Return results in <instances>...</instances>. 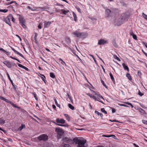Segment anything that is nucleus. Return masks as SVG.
Masks as SVG:
<instances>
[{"label": "nucleus", "instance_id": "nucleus-1", "mask_svg": "<svg viewBox=\"0 0 147 147\" xmlns=\"http://www.w3.org/2000/svg\"><path fill=\"white\" fill-rule=\"evenodd\" d=\"M73 140L76 144H78L77 147H86L87 146L86 144L87 141L85 139H80L76 138Z\"/></svg>", "mask_w": 147, "mask_h": 147}, {"label": "nucleus", "instance_id": "nucleus-2", "mask_svg": "<svg viewBox=\"0 0 147 147\" xmlns=\"http://www.w3.org/2000/svg\"><path fill=\"white\" fill-rule=\"evenodd\" d=\"M75 36L77 37L84 38L87 36V34L84 32H80L78 31H76L72 33Z\"/></svg>", "mask_w": 147, "mask_h": 147}, {"label": "nucleus", "instance_id": "nucleus-3", "mask_svg": "<svg viewBox=\"0 0 147 147\" xmlns=\"http://www.w3.org/2000/svg\"><path fill=\"white\" fill-rule=\"evenodd\" d=\"M55 131L57 133V138L58 139H59L61 138V136L64 133L62 129L59 128H56Z\"/></svg>", "mask_w": 147, "mask_h": 147}, {"label": "nucleus", "instance_id": "nucleus-4", "mask_svg": "<svg viewBox=\"0 0 147 147\" xmlns=\"http://www.w3.org/2000/svg\"><path fill=\"white\" fill-rule=\"evenodd\" d=\"M48 138V136L45 134H42L37 137V139L40 141H46Z\"/></svg>", "mask_w": 147, "mask_h": 147}, {"label": "nucleus", "instance_id": "nucleus-5", "mask_svg": "<svg viewBox=\"0 0 147 147\" xmlns=\"http://www.w3.org/2000/svg\"><path fill=\"white\" fill-rule=\"evenodd\" d=\"M56 122L57 123L64 124L65 123V121L63 119L58 118L56 119Z\"/></svg>", "mask_w": 147, "mask_h": 147}, {"label": "nucleus", "instance_id": "nucleus-6", "mask_svg": "<svg viewBox=\"0 0 147 147\" xmlns=\"http://www.w3.org/2000/svg\"><path fill=\"white\" fill-rule=\"evenodd\" d=\"M11 49L16 54L19 55H20L21 57H22L23 58H24V56L21 53H19L18 52L16 51L13 48L11 47Z\"/></svg>", "mask_w": 147, "mask_h": 147}, {"label": "nucleus", "instance_id": "nucleus-7", "mask_svg": "<svg viewBox=\"0 0 147 147\" xmlns=\"http://www.w3.org/2000/svg\"><path fill=\"white\" fill-rule=\"evenodd\" d=\"M51 22L45 21L44 22V28H46L49 27L50 26V24H51Z\"/></svg>", "mask_w": 147, "mask_h": 147}, {"label": "nucleus", "instance_id": "nucleus-8", "mask_svg": "<svg viewBox=\"0 0 147 147\" xmlns=\"http://www.w3.org/2000/svg\"><path fill=\"white\" fill-rule=\"evenodd\" d=\"M62 140L63 142H65L67 143H69L71 141V140L69 138L65 137L64 138L62 139Z\"/></svg>", "mask_w": 147, "mask_h": 147}, {"label": "nucleus", "instance_id": "nucleus-9", "mask_svg": "<svg viewBox=\"0 0 147 147\" xmlns=\"http://www.w3.org/2000/svg\"><path fill=\"white\" fill-rule=\"evenodd\" d=\"M111 10L109 9H107L106 10L105 16L107 17H109L110 16Z\"/></svg>", "mask_w": 147, "mask_h": 147}, {"label": "nucleus", "instance_id": "nucleus-10", "mask_svg": "<svg viewBox=\"0 0 147 147\" xmlns=\"http://www.w3.org/2000/svg\"><path fill=\"white\" fill-rule=\"evenodd\" d=\"M4 21L6 23L8 24L10 26H11V22L9 18H6L5 19Z\"/></svg>", "mask_w": 147, "mask_h": 147}, {"label": "nucleus", "instance_id": "nucleus-11", "mask_svg": "<svg viewBox=\"0 0 147 147\" xmlns=\"http://www.w3.org/2000/svg\"><path fill=\"white\" fill-rule=\"evenodd\" d=\"M106 42H107L106 41L103 39H100L98 42V44L99 45H103L106 43Z\"/></svg>", "mask_w": 147, "mask_h": 147}, {"label": "nucleus", "instance_id": "nucleus-12", "mask_svg": "<svg viewBox=\"0 0 147 147\" xmlns=\"http://www.w3.org/2000/svg\"><path fill=\"white\" fill-rule=\"evenodd\" d=\"M3 63L6 65L8 67L10 68L11 67V64L10 63L7 61H5L3 62Z\"/></svg>", "mask_w": 147, "mask_h": 147}, {"label": "nucleus", "instance_id": "nucleus-13", "mask_svg": "<svg viewBox=\"0 0 147 147\" xmlns=\"http://www.w3.org/2000/svg\"><path fill=\"white\" fill-rule=\"evenodd\" d=\"M92 93L94 94H95V95H96L97 96L98 98H100L102 99L103 100H104L102 96L100 95L99 94H98L97 93H96L94 91H92Z\"/></svg>", "mask_w": 147, "mask_h": 147}, {"label": "nucleus", "instance_id": "nucleus-14", "mask_svg": "<svg viewBox=\"0 0 147 147\" xmlns=\"http://www.w3.org/2000/svg\"><path fill=\"white\" fill-rule=\"evenodd\" d=\"M0 99L1 100H3L5 101L6 102L8 103H11V102L9 100H8L6 99L5 98L2 97V96H0Z\"/></svg>", "mask_w": 147, "mask_h": 147}, {"label": "nucleus", "instance_id": "nucleus-15", "mask_svg": "<svg viewBox=\"0 0 147 147\" xmlns=\"http://www.w3.org/2000/svg\"><path fill=\"white\" fill-rule=\"evenodd\" d=\"M36 8H40L42 10V11H46L47 9H49V8L47 6H44L42 7H36Z\"/></svg>", "mask_w": 147, "mask_h": 147}, {"label": "nucleus", "instance_id": "nucleus-16", "mask_svg": "<svg viewBox=\"0 0 147 147\" xmlns=\"http://www.w3.org/2000/svg\"><path fill=\"white\" fill-rule=\"evenodd\" d=\"M18 66L19 67H20L23 69H24L27 71H28V70H29L28 69V68L26 67H25L24 66H23V65H21L20 64H18Z\"/></svg>", "mask_w": 147, "mask_h": 147}, {"label": "nucleus", "instance_id": "nucleus-17", "mask_svg": "<svg viewBox=\"0 0 147 147\" xmlns=\"http://www.w3.org/2000/svg\"><path fill=\"white\" fill-rule=\"evenodd\" d=\"M61 12L63 13L65 15H66L67 13H68L69 11V10H65L64 9H62L61 10Z\"/></svg>", "mask_w": 147, "mask_h": 147}, {"label": "nucleus", "instance_id": "nucleus-18", "mask_svg": "<svg viewBox=\"0 0 147 147\" xmlns=\"http://www.w3.org/2000/svg\"><path fill=\"white\" fill-rule=\"evenodd\" d=\"M122 65L124 69L128 71H129V68L127 66L125 65V63H123L122 64Z\"/></svg>", "mask_w": 147, "mask_h": 147}, {"label": "nucleus", "instance_id": "nucleus-19", "mask_svg": "<svg viewBox=\"0 0 147 147\" xmlns=\"http://www.w3.org/2000/svg\"><path fill=\"white\" fill-rule=\"evenodd\" d=\"M19 19L20 23L24 22V18L22 16L20 15Z\"/></svg>", "mask_w": 147, "mask_h": 147}, {"label": "nucleus", "instance_id": "nucleus-20", "mask_svg": "<svg viewBox=\"0 0 147 147\" xmlns=\"http://www.w3.org/2000/svg\"><path fill=\"white\" fill-rule=\"evenodd\" d=\"M95 113L96 114H97L98 115H100V116L101 117V118L102 117L103 115L102 113H100L98 111H95Z\"/></svg>", "mask_w": 147, "mask_h": 147}, {"label": "nucleus", "instance_id": "nucleus-21", "mask_svg": "<svg viewBox=\"0 0 147 147\" xmlns=\"http://www.w3.org/2000/svg\"><path fill=\"white\" fill-rule=\"evenodd\" d=\"M54 100L55 102V104H56V105H57V106L59 107V108H60V105L59 104H58V103H57V100L55 98L54 99Z\"/></svg>", "mask_w": 147, "mask_h": 147}, {"label": "nucleus", "instance_id": "nucleus-22", "mask_svg": "<svg viewBox=\"0 0 147 147\" xmlns=\"http://www.w3.org/2000/svg\"><path fill=\"white\" fill-rule=\"evenodd\" d=\"M50 76L53 78H55V76L54 74L53 73H51L50 74Z\"/></svg>", "mask_w": 147, "mask_h": 147}, {"label": "nucleus", "instance_id": "nucleus-23", "mask_svg": "<svg viewBox=\"0 0 147 147\" xmlns=\"http://www.w3.org/2000/svg\"><path fill=\"white\" fill-rule=\"evenodd\" d=\"M68 107L70 109H71L72 110L74 109V107L73 105H72L71 104L69 103L68 104Z\"/></svg>", "mask_w": 147, "mask_h": 147}, {"label": "nucleus", "instance_id": "nucleus-24", "mask_svg": "<svg viewBox=\"0 0 147 147\" xmlns=\"http://www.w3.org/2000/svg\"><path fill=\"white\" fill-rule=\"evenodd\" d=\"M7 75L8 77V78L9 79V80L10 81V82H11V83L12 85H13V81H12L11 80V79L10 77V76H9V74L7 73Z\"/></svg>", "mask_w": 147, "mask_h": 147}, {"label": "nucleus", "instance_id": "nucleus-25", "mask_svg": "<svg viewBox=\"0 0 147 147\" xmlns=\"http://www.w3.org/2000/svg\"><path fill=\"white\" fill-rule=\"evenodd\" d=\"M9 17L11 18L12 19V21L13 22H15V19L14 18L13 16L11 14L9 15Z\"/></svg>", "mask_w": 147, "mask_h": 147}, {"label": "nucleus", "instance_id": "nucleus-26", "mask_svg": "<svg viewBox=\"0 0 147 147\" xmlns=\"http://www.w3.org/2000/svg\"><path fill=\"white\" fill-rule=\"evenodd\" d=\"M73 17L74 18V20L75 21H76L77 20V19L76 15V14L74 12H73Z\"/></svg>", "mask_w": 147, "mask_h": 147}, {"label": "nucleus", "instance_id": "nucleus-27", "mask_svg": "<svg viewBox=\"0 0 147 147\" xmlns=\"http://www.w3.org/2000/svg\"><path fill=\"white\" fill-rule=\"evenodd\" d=\"M131 35H132L134 39L135 40L137 39L136 36V35L134 34L133 33H131Z\"/></svg>", "mask_w": 147, "mask_h": 147}, {"label": "nucleus", "instance_id": "nucleus-28", "mask_svg": "<svg viewBox=\"0 0 147 147\" xmlns=\"http://www.w3.org/2000/svg\"><path fill=\"white\" fill-rule=\"evenodd\" d=\"M126 76H127V77L128 78V79L129 80H131V77L130 74L129 73H127V74Z\"/></svg>", "mask_w": 147, "mask_h": 147}, {"label": "nucleus", "instance_id": "nucleus-29", "mask_svg": "<svg viewBox=\"0 0 147 147\" xmlns=\"http://www.w3.org/2000/svg\"><path fill=\"white\" fill-rule=\"evenodd\" d=\"M138 110L141 113H145V111L143 109H142V108H139L138 109Z\"/></svg>", "mask_w": 147, "mask_h": 147}, {"label": "nucleus", "instance_id": "nucleus-30", "mask_svg": "<svg viewBox=\"0 0 147 147\" xmlns=\"http://www.w3.org/2000/svg\"><path fill=\"white\" fill-rule=\"evenodd\" d=\"M32 95L34 96V97L35 98V99L36 100H38V98L37 97L36 95V93L35 92H32Z\"/></svg>", "mask_w": 147, "mask_h": 147}, {"label": "nucleus", "instance_id": "nucleus-31", "mask_svg": "<svg viewBox=\"0 0 147 147\" xmlns=\"http://www.w3.org/2000/svg\"><path fill=\"white\" fill-rule=\"evenodd\" d=\"M13 87V88L14 89V91L15 92H16L17 91V87L16 86L14 85L13 84V85H12Z\"/></svg>", "mask_w": 147, "mask_h": 147}, {"label": "nucleus", "instance_id": "nucleus-32", "mask_svg": "<svg viewBox=\"0 0 147 147\" xmlns=\"http://www.w3.org/2000/svg\"><path fill=\"white\" fill-rule=\"evenodd\" d=\"M0 50L3 51V52L5 53L7 55H8L9 53V52L6 51L5 50L2 48H0Z\"/></svg>", "mask_w": 147, "mask_h": 147}, {"label": "nucleus", "instance_id": "nucleus-33", "mask_svg": "<svg viewBox=\"0 0 147 147\" xmlns=\"http://www.w3.org/2000/svg\"><path fill=\"white\" fill-rule=\"evenodd\" d=\"M25 127V125H23V124H22V125H21V126H20V127L19 128V129L20 130V131H21V130L24 127Z\"/></svg>", "mask_w": 147, "mask_h": 147}, {"label": "nucleus", "instance_id": "nucleus-34", "mask_svg": "<svg viewBox=\"0 0 147 147\" xmlns=\"http://www.w3.org/2000/svg\"><path fill=\"white\" fill-rule=\"evenodd\" d=\"M101 111L102 112L104 113L105 114H107V112L105 110V109L104 108H101Z\"/></svg>", "mask_w": 147, "mask_h": 147}, {"label": "nucleus", "instance_id": "nucleus-35", "mask_svg": "<svg viewBox=\"0 0 147 147\" xmlns=\"http://www.w3.org/2000/svg\"><path fill=\"white\" fill-rule=\"evenodd\" d=\"M64 116L67 118V120L69 119L70 118L69 115L66 114H64Z\"/></svg>", "mask_w": 147, "mask_h": 147}, {"label": "nucleus", "instance_id": "nucleus-36", "mask_svg": "<svg viewBox=\"0 0 147 147\" xmlns=\"http://www.w3.org/2000/svg\"><path fill=\"white\" fill-rule=\"evenodd\" d=\"M4 120L0 118V124H3L5 123Z\"/></svg>", "mask_w": 147, "mask_h": 147}, {"label": "nucleus", "instance_id": "nucleus-37", "mask_svg": "<svg viewBox=\"0 0 147 147\" xmlns=\"http://www.w3.org/2000/svg\"><path fill=\"white\" fill-rule=\"evenodd\" d=\"M109 75L111 77V79L113 81L114 80V78L113 76L112 75V74L110 73V74H109Z\"/></svg>", "mask_w": 147, "mask_h": 147}, {"label": "nucleus", "instance_id": "nucleus-38", "mask_svg": "<svg viewBox=\"0 0 147 147\" xmlns=\"http://www.w3.org/2000/svg\"><path fill=\"white\" fill-rule=\"evenodd\" d=\"M24 22H23L22 23H20V24L22 26V27L24 28H26V26L24 24Z\"/></svg>", "mask_w": 147, "mask_h": 147}, {"label": "nucleus", "instance_id": "nucleus-39", "mask_svg": "<svg viewBox=\"0 0 147 147\" xmlns=\"http://www.w3.org/2000/svg\"><path fill=\"white\" fill-rule=\"evenodd\" d=\"M27 8L31 10H32V11H36V9H32V8L30 6H28L27 7Z\"/></svg>", "mask_w": 147, "mask_h": 147}, {"label": "nucleus", "instance_id": "nucleus-40", "mask_svg": "<svg viewBox=\"0 0 147 147\" xmlns=\"http://www.w3.org/2000/svg\"><path fill=\"white\" fill-rule=\"evenodd\" d=\"M90 98H91L94 99L95 100H96V97L92 94L91 96H90Z\"/></svg>", "mask_w": 147, "mask_h": 147}, {"label": "nucleus", "instance_id": "nucleus-41", "mask_svg": "<svg viewBox=\"0 0 147 147\" xmlns=\"http://www.w3.org/2000/svg\"><path fill=\"white\" fill-rule=\"evenodd\" d=\"M143 17L146 19L147 20V15L145 14L144 13H142Z\"/></svg>", "mask_w": 147, "mask_h": 147}, {"label": "nucleus", "instance_id": "nucleus-42", "mask_svg": "<svg viewBox=\"0 0 147 147\" xmlns=\"http://www.w3.org/2000/svg\"><path fill=\"white\" fill-rule=\"evenodd\" d=\"M63 146V147H71V146L68 144H64Z\"/></svg>", "mask_w": 147, "mask_h": 147}, {"label": "nucleus", "instance_id": "nucleus-43", "mask_svg": "<svg viewBox=\"0 0 147 147\" xmlns=\"http://www.w3.org/2000/svg\"><path fill=\"white\" fill-rule=\"evenodd\" d=\"M0 11L1 12L5 13L8 11V10L7 9H1Z\"/></svg>", "mask_w": 147, "mask_h": 147}, {"label": "nucleus", "instance_id": "nucleus-44", "mask_svg": "<svg viewBox=\"0 0 147 147\" xmlns=\"http://www.w3.org/2000/svg\"><path fill=\"white\" fill-rule=\"evenodd\" d=\"M67 96L68 97V98H69V99H70V100H71V102H72V99H71V96H70V95H69V94H67Z\"/></svg>", "mask_w": 147, "mask_h": 147}, {"label": "nucleus", "instance_id": "nucleus-45", "mask_svg": "<svg viewBox=\"0 0 147 147\" xmlns=\"http://www.w3.org/2000/svg\"><path fill=\"white\" fill-rule=\"evenodd\" d=\"M125 104L128 105H129L131 106V107L132 108H133V105L130 102H126L125 103Z\"/></svg>", "mask_w": 147, "mask_h": 147}, {"label": "nucleus", "instance_id": "nucleus-46", "mask_svg": "<svg viewBox=\"0 0 147 147\" xmlns=\"http://www.w3.org/2000/svg\"><path fill=\"white\" fill-rule=\"evenodd\" d=\"M101 83L105 87H106V88H107V87L106 86V85L105 84V83H104V81L102 80H101Z\"/></svg>", "mask_w": 147, "mask_h": 147}, {"label": "nucleus", "instance_id": "nucleus-47", "mask_svg": "<svg viewBox=\"0 0 147 147\" xmlns=\"http://www.w3.org/2000/svg\"><path fill=\"white\" fill-rule=\"evenodd\" d=\"M138 94L140 96H142L144 95V94L141 93L140 90H139Z\"/></svg>", "mask_w": 147, "mask_h": 147}, {"label": "nucleus", "instance_id": "nucleus-48", "mask_svg": "<svg viewBox=\"0 0 147 147\" xmlns=\"http://www.w3.org/2000/svg\"><path fill=\"white\" fill-rule=\"evenodd\" d=\"M115 58L118 61H120V59L117 56H116V55L115 56Z\"/></svg>", "mask_w": 147, "mask_h": 147}, {"label": "nucleus", "instance_id": "nucleus-49", "mask_svg": "<svg viewBox=\"0 0 147 147\" xmlns=\"http://www.w3.org/2000/svg\"><path fill=\"white\" fill-rule=\"evenodd\" d=\"M42 24H40L38 26V28L40 29H41L42 28Z\"/></svg>", "mask_w": 147, "mask_h": 147}, {"label": "nucleus", "instance_id": "nucleus-50", "mask_svg": "<svg viewBox=\"0 0 147 147\" xmlns=\"http://www.w3.org/2000/svg\"><path fill=\"white\" fill-rule=\"evenodd\" d=\"M140 106L142 107V108H144V109H147V107H146L143 104H140Z\"/></svg>", "mask_w": 147, "mask_h": 147}, {"label": "nucleus", "instance_id": "nucleus-51", "mask_svg": "<svg viewBox=\"0 0 147 147\" xmlns=\"http://www.w3.org/2000/svg\"><path fill=\"white\" fill-rule=\"evenodd\" d=\"M119 105L121 106H124L126 107H128V106L127 105L125 104H119Z\"/></svg>", "mask_w": 147, "mask_h": 147}, {"label": "nucleus", "instance_id": "nucleus-52", "mask_svg": "<svg viewBox=\"0 0 147 147\" xmlns=\"http://www.w3.org/2000/svg\"><path fill=\"white\" fill-rule=\"evenodd\" d=\"M142 123L144 124L147 125V121H146L145 120H143L142 121Z\"/></svg>", "mask_w": 147, "mask_h": 147}, {"label": "nucleus", "instance_id": "nucleus-53", "mask_svg": "<svg viewBox=\"0 0 147 147\" xmlns=\"http://www.w3.org/2000/svg\"><path fill=\"white\" fill-rule=\"evenodd\" d=\"M57 125L59 126H64V127H66L67 126V125H63V124H57Z\"/></svg>", "mask_w": 147, "mask_h": 147}, {"label": "nucleus", "instance_id": "nucleus-54", "mask_svg": "<svg viewBox=\"0 0 147 147\" xmlns=\"http://www.w3.org/2000/svg\"><path fill=\"white\" fill-rule=\"evenodd\" d=\"M42 76H43V77H41V78L43 81H45V77L44 75H42Z\"/></svg>", "mask_w": 147, "mask_h": 147}, {"label": "nucleus", "instance_id": "nucleus-55", "mask_svg": "<svg viewBox=\"0 0 147 147\" xmlns=\"http://www.w3.org/2000/svg\"><path fill=\"white\" fill-rule=\"evenodd\" d=\"M76 9L79 12H80V13H81V9H80V8L77 7V8Z\"/></svg>", "mask_w": 147, "mask_h": 147}, {"label": "nucleus", "instance_id": "nucleus-56", "mask_svg": "<svg viewBox=\"0 0 147 147\" xmlns=\"http://www.w3.org/2000/svg\"><path fill=\"white\" fill-rule=\"evenodd\" d=\"M90 55L92 57V58H93V59L94 60V61L95 62V63H96V60H95V58H94V57L93 56H92V55Z\"/></svg>", "mask_w": 147, "mask_h": 147}, {"label": "nucleus", "instance_id": "nucleus-57", "mask_svg": "<svg viewBox=\"0 0 147 147\" xmlns=\"http://www.w3.org/2000/svg\"><path fill=\"white\" fill-rule=\"evenodd\" d=\"M96 98V100H97V101H98L102 103V101L100 100V98Z\"/></svg>", "mask_w": 147, "mask_h": 147}, {"label": "nucleus", "instance_id": "nucleus-58", "mask_svg": "<svg viewBox=\"0 0 147 147\" xmlns=\"http://www.w3.org/2000/svg\"><path fill=\"white\" fill-rule=\"evenodd\" d=\"M16 36L18 38H19V39H20V41H22V38L20 37L19 35H16Z\"/></svg>", "mask_w": 147, "mask_h": 147}, {"label": "nucleus", "instance_id": "nucleus-59", "mask_svg": "<svg viewBox=\"0 0 147 147\" xmlns=\"http://www.w3.org/2000/svg\"><path fill=\"white\" fill-rule=\"evenodd\" d=\"M112 112L113 113H115L116 111L114 109L112 108Z\"/></svg>", "mask_w": 147, "mask_h": 147}, {"label": "nucleus", "instance_id": "nucleus-60", "mask_svg": "<svg viewBox=\"0 0 147 147\" xmlns=\"http://www.w3.org/2000/svg\"><path fill=\"white\" fill-rule=\"evenodd\" d=\"M14 2H15V1H11V2H9L7 4V5H9V4H11L12 3H13Z\"/></svg>", "mask_w": 147, "mask_h": 147}, {"label": "nucleus", "instance_id": "nucleus-61", "mask_svg": "<svg viewBox=\"0 0 147 147\" xmlns=\"http://www.w3.org/2000/svg\"><path fill=\"white\" fill-rule=\"evenodd\" d=\"M66 40L68 42H70V40L69 38H67Z\"/></svg>", "mask_w": 147, "mask_h": 147}, {"label": "nucleus", "instance_id": "nucleus-62", "mask_svg": "<svg viewBox=\"0 0 147 147\" xmlns=\"http://www.w3.org/2000/svg\"><path fill=\"white\" fill-rule=\"evenodd\" d=\"M143 44L147 49V43L146 42H144L143 43Z\"/></svg>", "mask_w": 147, "mask_h": 147}, {"label": "nucleus", "instance_id": "nucleus-63", "mask_svg": "<svg viewBox=\"0 0 147 147\" xmlns=\"http://www.w3.org/2000/svg\"><path fill=\"white\" fill-rule=\"evenodd\" d=\"M10 57L11 58H12V59H14V60H16V59H17L15 57H13L12 56H10Z\"/></svg>", "mask_w": 147, "mask_h": 147}, {"label": "nucleus", "instance_id": "nucleus-64", "mask_svg": "<svg viewBox=\"0 0 147 147\" xmlns=\"http://www.w3.org/2000/svg\"><path fill=\"white\" fill-rule=\"evenodd\" d=\"M134 145L135 146V147H139V146L138 145H136L135 144H134Z\"/></svg>", "mask_w": 147, "mask_h": 147}]
</instances>
